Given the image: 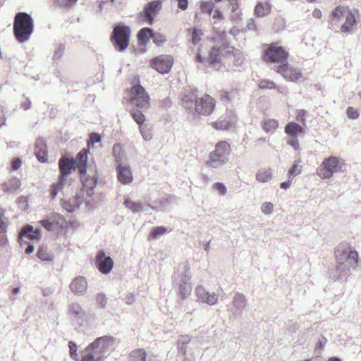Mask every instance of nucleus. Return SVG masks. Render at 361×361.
Listing matches in <instances>:
<instances>
[{
    "instance_id": "nucleus-48",
    "label": "nucleus",
    "mask_w": 361,
    "mask_h": 361,
    "mask_svg": "<svg viewBox=\"0 0 361 361\" xmlns=\"http://www.w3.org/2000/svg\"><path fill=\"white\" fill-rule=\"evenodd\" d=\"M170 203V200L166 197H162L159 200L158 204L151 206L152 209L157 211H163L166 209V206Z\"/></svg>"
},
{
    "instance_id": "nucleus-57",
    "label": "nucleus",
    "mask_w": 361,
    "mask_h": 361,
    "mask_svg": "<svg viewBox=\"0 0 361 361\" xmlns=\"http://www.w3.org/2000/svg\"><path fill=\"white\" fill-rule=\"evenodd\" d=\"M70 356L73 360H77L78 354H77V345L73 341H70L68 343Z\"/></svg>"
},
{
    "instance_id": "nucleus-4",
    "label": "nucleus",
    "mask_w": 361,
    "mask_h": 361,
    "mask_svg": "<svg viewBox=\"0 0 361 361\" xmlns=\"http://www.w3.org/2000/svg\"><path fill=\"white\" fill-rule=\"evenodd\" d=\"M346 170L345 161L335 156H330L323 160L317 169V174L322 179H329L335 173H343Z\"/></svg>"
},
{
    "instance_id": "nucleus-3",
    "label": "nucleus",
    "mask_w": 361,
    "mask_h": 361,
    "mask_svg": "<svg viewBox=\"0 0 361 361\" xmlns=\"http://www.w3.org/2000/svg\"><path fill=\"white\" fill-rule=\"evenodd\" d=\"M33 29V20L29 14L19 12L15 16L13 33L18 42L23 43L29 40Z\"/></svg>"
},
{
    "instance_id": "nucleus-15",
    "label": "nucleus",
    "mask_w": 361,
    "mask_h": 361,
    "mask_svg": "<svg viewBox=\"0 0 361 361\" xmlns=\"http://www.w3.org/2000/svg\"><path fill=\"white\" fill-rule=\"evenodd\" d=\"M195 295L199 301L210 306L216 305L219 300V295L216 293L207 290L202 286L195 288Z\"/></svg>"
},
{
    "instance_id": "nucleus-54",
    "label": "nucleus",
    "mask_w": 361,
    "mask_h": 361,
    "mask_svg": "<svg viewBox=\"0 0 361 361\" xmlns=\"http://www.w3.org/2000/svg\"><path fill=\"white\" fill-rule=\"evenodd\" d=\"M82 183H83L84 188H94V187L96 186V185L97 183V178H96L94 176H93L92 177L90 176L88 178H85L82 180Z\"/></svg>"
},
{
    "instance_id": "nucleus-10",
    "label": "nucleus",
    "mask_w": 361,
    "mask_h": 361,
    "mask_svg": "<svg viewBox=\"0 0 361 361\" xmlns=\"http://www.w3.org/2000/svg\"><path fill=\"white\" fill-rule=\"evenodd\" d=\"M132 102L137 107L142 109H147L149 105V97L145 88L140 85H134L131 90Z\"/></svg>"
},
{
    "instance_id": "nucleus-59",
    "label": "nucleus",
    "mask_w": 361,
    "mask_h": 361,
    "mask_svg": "<svg viewBox=\"0 0 361 361\" xmlns=\"http://www.w3.org/2000/svg\"><path fill=\"white\" fill-rule=\"evenodd\" d=\"M55 1L61 6L69 8L75 5L78 0H55Z\"/></svg>"
},
{
    "instance_id": "nucleus-40",
    "label": "nucleus",
    "mask_w": 361,
    "mask_h": 361,
    "mask_svg": "<svg viewBox=\"0 0 361 361\" xmlns=\"http://www.w3.org/2000/svg\"><path fill=\"white\" fill-rule=\"evenodd\" d=\"M66 180L59 178L57 183H53L51 186V196L52 199H54L57 194L63 189L64 183Z\"/></svg>"
},
{
    "instance_id": "nucleus-24",
    "label": "nucleus",
    "mask_w": 361,
    "mask_h": 361,
    "mask_svg": "<svg viewBox=\"0 0 361 361\" xmlns=\"http://www.w3.org/2000/svg\"><path fill=\"white\" fill-rule=\"evenodd\" d=\"M236 121L235 115L231 111L227 113L225 118H220L214 123V126L217 129L227 130L229 129Z\"/></svg>"
},
{
    "instance_id": "nucleus-36",
    "label": "nucleus",
    "mask_w": 361,
    "mask_h": 361,
    "mask_svg": "<svg viewBox=\"0 0 361 361\" xmlns=\"http://www.w3.org/2000/svg\"><path fill=\"white\" fill-rule=\"evenodd\" d=\"M146 351L144 349H135L133 350L128 357L129 361H145Z\"/></svg>"
},
{
    "instance_id": "nucleus-1",
    "label": "nucleus",
    "mask_w": 361,
    "mask_h": 361,
    "mask_svg": "<svg viewBox=\"0 0 361 361\" xmlns=\"http://www.w3.org/2000/svg\"><path fill=\"white\" fill-rule=\"evenodd\" d=\"M334 256L336 269L331 274L334 279L341 278L357 266L358 252L348 242H342L336 247Z\"/></svg>"
},
{
    "instance_id": "nucleus-25",
    "label": "nucleus",
    "mask_w": 361,
    "mask_h": 361,
    "mask_svg": "<svg viewBox=\"0 0 361 361\" xmlns=\"http://www.w3.org/2000/svg\"><path fill=\"white\" fill-rule=\"evenodd\" d=\"M68 314L72 320L79 322L83 318L85 311L80 304L72 302L68 306Z\"/></svg>"
},
{
    "instance_id": "nucleus-2",
    "label": "nucleus",
    "mask_w": 361,
    "mask_h": 361,
    "mask_svg": "<svg viewBox=\"0 0 361 361\" xmlns=\"http://www.w3.org/2000/svg\"><path fill=\"white\" fill-rule=\"evenodd\" d=\"M231 54L233 56V63L236 66L243 65L245 58L243 54L233 47L222 44L220 47H214L209 52V62L212 68L219 70L221 68V56L228 57Z\"/></svg>"
},
{
    "instance_id": "nucleus-16",
    "label": "nucleus",
    "mask_w": 361,
    "mask_h": 361,
    "mask_svg": "<svg viewBox=\"0 0 361 361\" xmlns=\"http://www.w3.org/2000/svg\"><path fill=\"white\" fill-rule=\"evenodd\" d=\"M42 230L39 228L34 229L33 226L27 225L24 226L20 233V241L21 245L23 243L27 244L26 240H38L41 238Z\"/></svg>"
},
{
    "instance_id": "nucleus-46",
    "label": "nucleus",
    "mask_w": 361,
    "mask_h": 361,
    "mask_svg": "<svg viewBox=\"0 0 361 361\" xmlns=\"http://www.w3.org/2000/svg\"><path fill=\"white\" fill-rule=\"evenodd\" d=\"M200 8L202 13L210 15L214 8V3L212 1H201Z\"/></svg>"
},
{
    "instance_id": "nucleus-33",
    "label": "nucleus",
    "mask_w": 361,
    "mask_h": 361,
    "mask_svg": "<svg viewBox=\"0 0 361 361\" xmlns=\"http://www.w3.org/2000/svg\"><path fill=\"white\" fill-rule=\"evenodd\" d=\"M278 126V121L273 118L264 119L262 123V128L267 133H274Z\"/></svg>"
},
{
    "instance_id": "nucleus-34",
    "label": "nucleus",
    "mask_w": 361,
    "mask_h": 361,
    "mask_svg": "<svg viewBox=\"0 0 361 361\" xmlns=\"http://www.w3.org/2000/svg\"><path fill=\"white\" fill-rule=\"evenodd\" d=\"M190 341V338L188 335L180 336L177 341L178 353L183 355L187 353V344Z\"/></svg>"
},
{
    "instance_id": "nucleus-53",
    "label": "nucleus",
    "mask_w": 361,
    "mask_h": 361,
    "mask_svg": "<svg viewBox=\"0 0 361 361\" xmlns=\"http://www.w3.org/2000/svg\"><path fill=\"white\" fill-rule=\"evenodd\" d=\"M348 9L343 6H338L336 7L332 12V17L334 19L339 20L343 16H344L345 14V11H348Z\"/></svg>"
},
{
    "instance_id": "nucleus-47",
    "label": "nucleus",
    "mask_w": 361,
    "mask_h": 361,
    "mask_svg": "<svg viewBox=\"0 0 361 361\" xmlns=\"http://www.w3.org/2000/svg\"><path fill=\"white\" fill-rule=\"evenodd\" d=\"M285 139L288 145L293 147L295 151L299 152L300 150L298 137L286 136Z\"/></svg>"
},
{
    "instance_id": "nucleus-28",
    "label": "nucleus",
    "mask_w": 361,
    "mask_h": 361,
    "mask_svg": "<svg viewBox=\"0 0 361 361\" xmlns=\"http://www.w3.org/2000/svg\"><path fill=\"white\" fill-rule=\"evenodd\" d=\"M113 157L118 166L128 164L126 163V153L119 144H115L114 145Z\"/></svg>"
},
{
    "instance_id": "nucleus-23",
    "label": "nucleus",
    "mask_w": 361,
    "mask_h": 361,
    "mask_svg": "<svg viewBox=\"0 0 361 361\" xmlns=\"http://www.w3.org/2000/svg\"><path fill=\"white\" fill-rule=\"evenodd\" d=\"M345 23L341 27V32L342 33H350L353 31V27L356 25V19L355 11L348 9L345 11Z\"/></svg>"
},
{
    "instance_id": "nucleus-42",
    "label": "nucleus",
    "mask_w": 361,
    "mask_h": 361,
    "mask_svg": "<svg viewBox=\"0 0 361 361\" xmlns=\"http://www.w3.org/2000/svg\"><path fill=\"white\" fill-rule=\"evenodd\" d=\"M37 257L42 261H51L53 256L51 252H48L47 248L41 247L37 252Z\"/></svg>"
},
{
    "instance_id": "nucleus-11",
    "label": "nucleus",
    "mask_w": 361,
    "mask_h": 361,
    "mask_svg": "<svg viewBox=\"0 0 361 361\" xmlns=\"http://www.w3.org/2000/svg\"><path fill=\"white\" fill-rule=\"evenodd\" d=\"M152 65L159 73L166 74L171 69L173 65V59L171 55H159L152 59Z\"/></svg>"
},
{
    "instance_id": "nucleus-14",
    "label": "nucleus",
    "mask_w": 361,
    "mask_h": 361,
    "mask_svg": "<svg viewBox=\"0 0 361 361\" xmlns=\"http://www.w3.org/2000/svg\"><path fill=\"white\" fill-rule=\"evenodd\" d=\"M276 71L281 73L284 78L292 82H297L302 78L300 71L290 66L288 62L286 64L278 66Z\"/></svg>"
},
{
    "instance_id": "nucleus-43",
    "label": "nucleus",
    "mask_w": 361,
    "mask_h": 361,
    "mask_svg": "<svg viewBox=\"0 0 361 361\" xmlns=\"http://www.w3.org/2000/svg\"><path fill=\"white\" fill-rule=\"evenodd\" d=\"M231 13L230 15V20L233 22L238 21L241 18V13L239 10L238 2L231 5Z\"/></svg>"
},
{
    "instance_id": "nucleus-6",
    "label": "nucleus",
    "mask_w": 361,
    "mask_h": 361,
    "mask_svg": "<svg viewBox=\"0 0 361 361\" xmlns=\"http://www.w3.org/2000/svg\"><path fill=\"white\" fill-rule=\"evenodd\" d=\"M231 152L229 144L226 141H221L216 145L215 149L210 154L208 165L212 168H219L225 164L228 159Z\"/></svg>"
},
{
    "instance_id": "nucleus-64",
    "label": "nucleus",
    "mask_w": 361,
    "mask_h": 361,
    "mask_svg": "<svg viewBox=\"0 0 361 361\" xmlns=\"http://www.w3.org/2000/svg\"><path fill=\"white\" fill-rule=\"evenodd\" d=\"M348 118L351 119H357L359 117V112L353 107H348L347 109Z\"/></svg>"
},
{
    "instance_id": "nucleus-61",
    "label": "nucleus",
    "mask_w": 361,
    "mask_h": 361,
    "mask_svg": "<svg viewBox=\"0 0 361 361\" xmlns=\"http://www.w3.org/2000/svg\"><path fill=\"white\" fill-rule=\"evenodd\" d=\"M40 147L43 148L44 147V146L43 145H41ZM36 155L39 161L44 163L47 161L45 151L43 150L42 149H39L38 151H37Z\"/></svg>"
},
{
    "instance_id": "nucleus-41",
    "label": "nucleus",
    "mask_w": 361,
    "mask_h": 361,
    "mask_svg": "<svg viewBox=\"0 0 361 361\" xmlns=\"http://www.w3.org/2000/svg\"><path fill=\"white\" fill-rule=\"evenodd\" d=\"M6 230V224L3 216H0V245L4 246L7 243V239L5 235Z\"/></svg>"
},
{
    "instance_id": "nucleus-18",
    "label": "nucleus",
    "mask_w": 361,
    "mask_h": 361,
    "mask_svg": "<svg viewBox=\"0 0 361 361\" xmlns=\"http://www.w3.org/2000/svg\"><path fill=\"white\" fill-rule=\"evenodd\" d=\"M88 288L87 279L82 276L75 277L70 284L71 291L77 296L85 294Z\"/></svg>"
},
{
    "instance_id": "nucleus-22",
    "label": "nucleus",
    "mask_w": 361,
    "mask_h": 361,
    "mask_svg": "<svg viewBox=\"0 0 361 361\" xmlns=\"http://www.w3.org/2000/svg\"><path fill=\"white\" fill-rule=\"evenodd\" d=\"M247 302L245 296L236 293L233 299L232 304L230 306L229 310L234 314H238L246 307Z\"/></svg>"
},
{
    "instance_id": "nucleus-29",
    "label": "nucleus",
    "mask_w": 361,
    "mask_h": 361,
    "mask_svg": "<svg viewBox=\"0 0 361 361\" xmlns=\"http://www.w3.org/2000/svg\"><path fill=\"white\" fill-rule=\"evenodd\" d=\"M271 11V4L267 0L259 1L255 8V13L260 17L268 15Z\"/></svg>"
},
{
    "instance_id": "nucleus-30",
    "label": "nucleus",
    "mask_w": 361,
    "mask_h": 361,
    "mask_svg": "<svg viewBox=\"0 0 361 361\" xmlns=\"http://www.w3.org/2000/svg\"><path fill=\"white\" fill-rule=\"evenodd\" d=\"M286 136L298 137V135L304 132V128L295 122L288 123L285 127Z\"/></svg>"
},
{
    "instance_id": "nucleus-9",
    "label": "nucleus",
    "mask_w": 361,
    "mask_h": 361,
    "mask_svg": "<svg viewBox=\"0 0 361 361\" xmlns=\"http://www.w3.org/2000/svg\"><path fill=\"white\" fill-rule=\"evenodd\" d=\"M288 53L283 47L277 44H271L265 51L264 60L281 66L288 62Z\"/></svg>"
},
{
    "instance_id": "nucleus-26",
    "label": "nucleus",
    "mask_w": 361,
    "mask_h": 361,
    "mask_svg": "<svg viewBox=\"0 0 361 361\" xmlns=\"http://www.w3.org/2000/svg\"><path fill=\"white\" fill-rule=\"evenodd\" d=\"M161 8V2L160 1H153L149 2L145 8V13L150 24L152 23L154 17Z\"/></svg>"
},
{
    "instance_id": "nucleus-55",
    "label": "nucleus",
    "mask_w": 361,
    "mask_h": 361,
    "mask_svg": "<svg viewBox=\"0 0 361 361\" xmlns=\"http://www.w3.org/2000/svg\"><path fill=\"white\" fill-rule=\"evenodd\" d=\"M259 86L262 90H271L276 87L275 83L269 80H262L259 82Z\"/></svg>"
},
{
    "instance_id": "nucleus-49",
    "label": "nucleus",
    "mask_w": 361,
    "mask_h": 361,
    "mask_svg": "<svg viewBox=\"0 0 361 361\" xmlns=\"http://www.w3.org/2000/svg\"><path fill=\"white\" fill-rule=\"evenodd\" d=\"M202 35L203 32L200 29L194 27L192 31V44L196 45L201 40Z\"/></svg>"
},
{
    "instance_id": "nucleus-7",
    "label": "nucleus",
    "mask_w": 361,
    "mask_h": 361,
    "mask_svg": "<svg viewBox=\"0 0 361 361\" xmlns=\"http://www.w3.org/2000/svg\"><path fill=\"white\" fill-rule=\"evenodd\" d=\"M178 281V294L182 299L187 298L192 292L190 283L191 274L190 267L188 263H184L180 266L177 273Z\"/></svg>"
},
{
    "instance_id": "nucleus-44",
    "label": "nucleus",
    "mask_w": 361,
    "mask_h": 361,
    "mask_svg": "<svg viewBox=\"0 0 361 361\" xmlns=\"http://www.w3.org/2000/svg\"><path fill=\"white\" fill-rule=\"evenodd\" d=\"M197 99V97L195 94H188L184 96L182 101L186 108L190 109L193 104L196 103Z\"/></svg>"
},
{
    "instance_id": "nucleus-51",
    "label": "nucleus",
    "mask_w": 361,
    "mask_h": 361,
    "mask_svg": "<svg viewBox=\"0 0 361 361\" xmlns=\"http://www.w3.org/2000/svg\"><path fill=\"white\" fill-rule=\"evenodd\" d=\"M131 115L135 121L140 125H144V121H145V115L139 110H135L131 111Z\"/></svg>"
},
{
    "instance_id": "nucleus-12",
    "label": "nucleus",
    "mask_w": 361,
    "mask_h": 361,
    "mask_svg": "<svg viewBox=\"0 0 361 361\" xmlns=\"http://www.w3.org/2000/svg\"><path fill=\"white\" fill-rule=\"evenodd\" d=\"M95 264L102 274L106 275L113 269L114 263L110 256H106L105 252L101 250L97 253Z\"/></svg>"
},
{
    "instance_id": "nucleus-35",
    "label": "nucleus",
    "mask_w": 361,
    "mask_h": 361,
    "mask_svg": "<svg viewBox=\"0 0 361 361\" xmlns=\"http://www.w3.org/2000/svg\"><path fill=\"white\" fill-rule=\"evenodd\" d=\"M300 162L301 159L300 158L294 161L292 166L288 171V178L293 179L295 176L301 173L302 166L300 165Z\"/></svg>"
},
{
    "instance_id": "nucleus-63",
    "label": "nucleus",
    "mask_w": 361,
    "mask_h": 361,
    "mask_svg": "<svg viewBox=\"0 0 361 361\" xmlns=\"http://www.w3.org/2000/svg\"><path fill=\"white\" fill-rule=\"evenodd\" d=\"M97 303L99 305L100 307H104L106 304V298L105 295L102 293H99L97 295Z\"/></svg>"
},
{
    "instance_id": "nucleus-20",
    "label": "nucleus",
    "mask_w": 361,
    "mask_h": 361,
    "mask_svg": "<svg viewBox=\"0 0 361 361\" xmlns=\"http://www.w3.org/2000/svg\"><path fill=\"white\" fill-rule=\"evenodd\" d=\"M59 168L61 172L60 178L62 180H66L67 176L75 170V163L73 159L62 157L59 160Z\"/></svg>"
},
{
    "instance_id": "nucleus-13",
    "label": "nucleus",
    "mask_w": 361,
    "mask_h": 361,
    "mask_svg": "<svg viewBox=\"0 0 361 361\" xmlns=\"http://www.w3.org/2000/svg\"><path fill=\"white\" fill-rule=\"evenodd\" d=\"M195 110L201 115H209L214 109V102L212 97L205 94L200 98H197L195 103Z\"/></svg>"
},
{
    "instance_id": "nucleus-21",
    "label": "nucleus",
    "mask_w": 361,
    "mask_h": 361,
    "mask_svg": "<svg viewBox=\"0 0 361 361\" xmlns=\"http://www.w3.org/2000/svg\"><path fill=\"white\" fill-rule=\"evenodd\" d=\"M83 202V191H80L76 195L71 197L68 201H65L62 203L63 208L68 212H73L75 209Z\"/></svg>"
},
{
    "instance_id": "nucleus-60",
    "label": "nucleus",
    "mask_w": 361,
    "mask_h": 361,
    "mask_svg": "<svg viewBox=\"0 0 361 361\" xmlns=\"http://www.w3.org/2000/svg\"><path fill=\"white\" fill-rule=\"evenodd\" d=\"M40 224L44 227L47 231H54V226L52 225V221L51 220V217H49L47 219L41 220L39 221Z\"/></svg>"
},
{
    "instance_id": "nucleus-17",
    "label": "nucleus",
    "mask_w": 361,
    "mask_h": 361,
    "mask_svg": "<svg viewBox=\"0 0 361 361\" xmlns=\"http://www.w3.org/2000/svg\"><path fill=\"white\" fill-rule=\"evenodd\" d=\"M88 152L89 150L85 149L81 150L77 155L75 160H74L75 167L81 174H85L87 170L92 173L94 172V166L92 165H87Z\"/></svg>"
},
{
    "instance_id": "nucleus-32",
    "label": "nucleus",
    "mask_w": 361,
    "mask_h": 361,
    "mask_svg": "<svg viewBox=\"0 0 361 361\" xmlns=\"http://www.w3.org/2000/svg\"><path fill=\"white\" fill-rule=\"evenodd\" d=\"M153 34V30L148 27H144L141 29L137 35V39L139 43L142 45H146L150 38H152Z\"/></svg>"
},
{
    "instance_id": "nucleus-8",
    "label": "nucleus",
    "mask_w": 361,
    "mask_h": 361,
    "mask_svg": "<svg viewBox=\"0 0 361 361\" xmlns=\"http://www.w3.org/2000/svg\"><path fill=\"white\" fill-rule=\"evenodd\" d=\"M130 30L123 24L116 25L112 32V42L116 50L121 52L129 45Z\"/></svg>"
},
{
    "instance_id": "nucleus-37",
    "label": "nucleus",
    "mask_w": 361,
    "mask_h": 361,
    "mask_svg": "<svg viewBox=\"0 0 361 361\" xmlns=\"http://www.w3.org/2000/svg\"><path fill=\"white\" fill-rule=\"evenodd\" d=\"M20 185V180L17 178H14L4 183V189L7 192H13L19 189Z\"/></svg>"
},
{
    "instance_id": "nucleus-5",
    "label": "nucleus",
    "mask_w": 361,
    "mask_h": 361,
    "mask_svg": "<svg viewBox=\"0 0 361 361\" xmlns=\"http://www.w3.org/2000/svg\"><path fill=\"white\" fill-rule=\"evenodd\" d=\"M113 343L114 338L112 337H99L89 345L85 350L90 354L97 361H102L103 357L109 351Z\"/></svg>"
},
{
    "instance_id": "nucleus-38",
    "label": "nucleus",
    "mask_w": 361,
    "mask_h": 361,
    "mask_svg": "<svg viewBox=\"0 0 361 361\" xmlns=\"http://www.w3.org/2000/svg\"><path fill=\"white\" fill-rule=\"evenodd\" d=\"M139 130L145 141H150L152 139V130L149 125L144 124L139 126Z\"/></svg>"
},
{
    "instance_id": "nucleus-45",
    "label": "nucleus",
    "mask_w": 361,
    "mask_h": 361,
    "mask_svg": "<svg viewBox=\"0 0 361 361\" xmlns=\"http://www.w3.org/2000/svg\"><path fill=\"white\" fill-rule=\"evenodd\" d=\"M260 209L263 214L269 216L274 211V205L270 202H264L261 204Z\"/></svg>"
},
{
    "instance_id": "nucleus-62",
    "label": "nucleus",
    "mask_w": 361,
    "mask_h": 361,
    "mask_svg": "<svg viewBox=\"0 0 361 361\" xmlns=\"http://www.w3.org/2000/svg\"><path fill=\"white\" fill-rule=\"evenodd\" d=\"M101 141V137L97 133H92L90 136V140L87 143L88 147H90L91 145H93L95 143L99 142Z\"/></svg>"
},
{
    "instance_id": "nucleus-39",
    "label": "nucleus",
    "mask_w": 361,
    "mask_h": 361,
    "mask_svg": "<svg viewBox=\"0 0 361 361\" xmlns=\"http://www.w3.org/2000/svg\"><path fill=\"white\" fill-rule=\"evenodd\" d=\"M51 220L52 221V225L54 226V229L62 228L65 225V219L61 214H54L51 215Z\"/></svg>"
},
{
    "instance_id": "nucleus-52",
    "label": "nucleus",
    "mask_w": 361,
    "mask_h": 361,
    "mask_svg": "<svg viewBox=\"0 0 361 361\" xmlns=\"http://www.w3.org/2000/svg\"><path fill=\"white\" fill-rule=\"evenodd\" d=\"M152 38L157 46H161L166 41V36L160 32H153Z\"/></svg>"
},
{
    "instance_id": "nucleus-58",
    "label": "nucleus",
    "mask_w": 361,
    "mask_h": 361,
    "mask_svg": "<svg viewBox=\"0 0 361 361\" xmlns=\"http://www.w3.org/2000/svg\"><path fill=\"white\" fill-rule=\"evenodd\" d=\"M65 50V47L63 44H60L57 49L55 50L53 56V59L54 61H59L60 60Z\"/></svg>"
},
{
    "instance_id": "nucleus-19",
    "label": "nucleus",
    "mask_w": 361,
    "mask_h": 361,
    "mask_svg": "<svg viewBox=\"0 0 361 361\" xmlns=\"http://www.w3.org/2000/svg\"><path fill=\"white\" fill-rule=\"evenodd\" d=\"M118 180L123 185H129L133 180V173L128 164L120 165L116 167Z\"/></svg>"
},
{
    "instance_id": "nucleus-56",
    "label": "nucleus",
    "mask_w": 361,
    "mask_h": 361,
    "mask_svg": "<svg viewBox=\"0 0 361 361\" xmlns=\"http://www.w3.org/2000/svg\"><path fill=\"white\" fill-rule=\"evenodd\" d=\"M213 188L219 193L220 195H225L227 192V188L223 183H216L213 185Z\"/></svg>"
},
{
    "instance_id": "nucleus-50",
    "label": "nucleus",
    "mask_w": 361,
    "mask_h": 361,
    "mask_svg": "<svg viewBox=\"0 0 361 361\" xmlns=\"http://www.w3.org/2000/svg\"><path fill=\"white\" fill-rule=\"evenodd\" d=\"M167 229L164 226H159L154 228L150 233V237L153 239H158L164 233H166Z\"/></svg>"
},
{
    "instance_id": "nucleus-31",
    "label": "nucleus",
    "mask_w": 361,
    "mask_h": 361,
    "mask_svg": "<svg viewBox=\"0 0 361 361\" xmlns=\"http://www.w3.org/2000/svg\"><path fill=\"white\" fill-rule=\"evenodd\" d=\"M273 178V171L272 169H261L257 171L255 175V178L257 181L260 183H267L270 181Z\"/></svg>"
},
{
    "instance_id": "nucleus-27",
    "label": "nucleus",
    "mask_w": 361,
    "mask_h": 361,
    "mask_svg": "<svg viewBox=\"0 0 361 361\" xmlns=\"http://www.w3.org/2000/svg\"><path fill=\"white\" fill-rule=\"evenodd\" d=\"M123 204L126 207L128 208L133 213L144 212L149 207V205L145 203L133 201L129 198H126Z\"/></svg>"
}]
</instances>
